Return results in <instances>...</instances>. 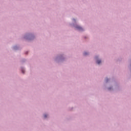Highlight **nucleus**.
<instances>
[{"label":"nucleus","instance_id":"f257e3e1","mask_svg":"<svg viewBox=\"0 0 131 131\" xmlns=\"http://www.w3.org/2000/svg\"><path fill=\"white\" fill-rule=\"evenodd\" d=\"M76 28H77V29H78L79 30H82V28L78 26H77L76 27Z\"/></svg>","mask_w":131,"mask_h":131},{"label":"nucleus","instance_id":"f03ea898","mask_svg":"<svg viewBox=\"0 0 131 131\" xmlns=\"http://www.w3.org/2000/svg\"><path fill=\"white\" fill-rule=\"evenodd\" d=\"M101 62V60H98L96 63H97V64H100Z\"/></svg>","mask_w":131,"mask_h":131},{"label":"nucleus","instance_id":"7ed1b4c3","mask_svg":"<svg viewBox=\"0 0 131 131\" xmlns=\"http://www.w3.org/2000/svg\"><path fill=\"white\" fill-rule=\"evenodd\" d=\"M88 53L86 52L84 53V56H86V55H88Z\"/></svg>","mask_w":131,"mask_h":131},{"label":"nucleus","instance_id":"20e7f679","mask_svg":"<svg viewBox=\"0 0 131 131\" xmlns=\"http://www.w3.org/2000/svg\"><path fill=\"white\" fill-rule=\"evenodd\" d=\"M48 115L47 114L44 115L45 118H47Z\"/></svg>","mask_w":131,"mask_h":131},{"label":"nucleus","instance_id":"39448f33","mask_svg":"<svg viewBox=\"0 0 131 131\" xmlns=\"http://www.w3.org/2000/svg\"><path fill=\"white\" fill-rule=\"evenodd\" d=\"M21 71H22V73H24V72H25V71H24V70H23Z\"/></svg>","mask_w":131,"mask_h":131},{"label":"nucleus","instance_id":"423d86ee","mask_svg":"<svg viewBox=\"0 0 131 131\" xmlns=\"http://www.w3.org/2000/svg\"><path fill=\"white\" fill-rule=\"evenodd\" d=\"M108 80V79H106V82H107Z\"/></svg>","mask_w":131,"mask_h":131}]
</instances>
